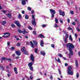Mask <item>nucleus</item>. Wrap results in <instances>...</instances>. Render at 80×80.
<instances>
[{
    "mask_svg": "<svg viewBox=\"0 0 80 80\" xmlns=\"http://www.w3.org/2000/svg\"><path fill=\"white\" fill-rule=\"evenodd\" d=\"M67 48H68V50L69 51V57L70 58L72 57V56L73 55V51L72 48H74L75 46L72 43H69L66 45Z\"/></svg>",
    "mask_w": 80,
    "mask_h": 80,
    "instance_id": "1",
    "label": "nucleus"
},
{
    "mask_svg": "<svg viewBox=\"0 0 80 80\" xmlns=\"http://www.w3.org/2000/svg\"><path fill=\"white\" fill-rule=\"evenodd\" d=\"M72 66H69L68 67V73L69 75H73V71H72Z\"/></svg>",
    "mask_w": 80,
    "mask_h": 80,
    "instance_id": "2",
    "label": "nucleus"
},
{
    "mask_svg": "<svg viewBox=\"0 0 80 80\" xmlns=\"http://www.w3.org/2000/svg\"><path fill=\"white\" fill-rule=\"evenodd\" d=\"M23 30V31H21L20 30V29H18V32L19 33H22L23 34H24V35H25V33H28V32H27L25 29H24Z\"/></svg>",
    "mask_w": 80,
    "mask_h": 80,
    "instance_id": "3",
    "label": "nucleus"
},
{
    "mask_svg": "<svg viewBox=\"0 0 80 80\" xmlns=\"http://www.w3.org/2000/svg\"><path fill=\"white\" fill-rule=\"evenodd\" d=\"M32 18L33 19H32V24L33 25H35V26H36L37 25V24H36V22H35V17L34 15H32Z\"/></svg>",
    "mask_w": 80,
    "mask_h": 80,
    "instance_id": "4",
    "label": "nucleus"
},
{
    "mask_svg": "<svg viewBox=\"0 0 80 80\" xmlns=\"http://www.w3.org/2000/svg\"><path fill=\"white\" fill-rule=\"evenodd\" d=\"M59 13L60 15H62V17H64V16H65V12H64L61 10H59Z\"/></svg>",
    "mask_w": 80,
    "mask_h": 80,
    "instance_id": "5",
    "label": "nucleus"
},
{
    "mask_svg": "<svg viewBox=\"0 0 80 80\" xmlns=\"http://www.w3.org/2000/svg\"><path fill=\"white\" fill-rule=\"evenodd\" d=\"M3 35H7L6 37H4V38H8L9 37H10V36L11 35V34L9 32H6L3 33Z\"/></svg>",
    "mask_w": 80,
    "mask_h": 80,
    "instance_id": "6",
    "label": "nucleus"
},
{
    "mask_svg": "<svg viewBox=\"0 0 80 80\" xmlns=\"http://www.w3.org/2000/svg\"><path fill=\"white\" fill-rule=\"evenodd\" d=\"M28 0H22V5L26 4V2H28Z\"/></svg>",
    "mask_w": 80,
    "mask_h": 80,
    "instance_id": "7",
    "label": "nucleus"
},
{
    "mask_svg": "<svg viewBox=\"0 0 80 80\" xmlns=\"http://www.w3.org/2000/svg\"><path fill=\"white\" fill-rule=\"evenodd\" d=\"M50 12L51 14H55V11L54 10H53L52 9H50Z\"/></svg>",
    "mask_w": 80,
    "mask_h": 80,
    "instance_id": "8",
    "label": "nucleus"
},
{
    "mask_svg": "<svg viewBox=\"0 0 80 80\" xmlns=\"http://www.w3.org/2000/svg\"><path fill=\"white\" fill-rule=\"evenodd\" d=\"M31 59L32 60V62H34V58L33 57V55H31Z\"/></svg>",
    "mask_w": 80,
    "mask_h": 80,
    "instance_id": "9",
    "label": "nucleus"
},
{
    "mask_svg": "<svg viewBox=\"0 0 80 80\" xmlns=\"http://www.w3.org/2000/svg\"><path fill=\"white\" fill-rule=\"evenodd\" d=\"M43 45H44V43H43V41L42 40H41L40 42V45L41 47H43Z\"/></svg>",
    "mask_w": 80,
    "mask_h": 80,
    "instance_id": "10",
    "label": "nucleus"
},
{
    "mask_svg": "<svg viewBox=\"0 0 80 80\" xmlns=\"http://www.w3.org/2000/svg\"><path fill=\"white\" fill-rule=\"evenodd\" d=\"M14 71L15 72V73L16 74H17L18 73V72H17V69L16 67H14Z\"/></svg>",
    "mask_w": 80,
    "mask_h": 80,
    "instance_id": "11",
    "label": "nucleus"
},
{
    "mask_svg": "<svg viewBox=\"0 0 80 80\" xmlns=\"http://www.w3.org/2000/svg\"><path fill=\"white\" fill-rule=\"evenodd\" d=\"M55 59L56 62H58L59 63H61V61H60V59L59 58H58L57 60L56 58H55Z\"/></svg>",
    "mask_w": 80,
    "mask_h": 80,
    "instance_id": "12",
    "label": "nucleus"
},
{
    "mask_svg": "<svg viewBox=\"0 0 80 80\" xmlns=\"http://www.w3.org/2000/svg\"><path fill=\"white\" fill-rule=\"evenodd\" d=\"M26 50H25V47H23L21 49V51H22V52H24Z\"/></svg>",
    "mask_w": 80,
    "mask_h": 80,
    "instance_id": "13",
    "label": "nucleus"
},
{
    "mask_svg": "<svg viewBox=\"0 0 80 80\" xmlns=\"http://www.w3.org/2000/svg\"><path fill=\"white\" fill-rule=\"evenodd\" d=\"M16 53L17 55H18V56H19V55H20V52L19 51H16Z\"/></svg>",
    "mask_w": 80,
    "mask_h": 80,
    "instance_id": "14",
    "label": "nucleus"
},
{
    "mask_svg": "<svg viewBox=\"0 0 80 80\" xmlns=\"http://www.w3.org/2000/svg\"><path fill=\"white\" fill-rule=\"evenodd\" d=\"M40 53L41 55H42L43 56H45V52L43 51H41Z\"/></svg>",
    "mask_w": 80,
    "mask_h": 80,
    "instance_id": "15",
    "label": "nucleus"
},
{
    "mask_svg": "<svg viewBox=\"0 0 80 80\" xmlns=\"http://www.w3.org/2000/svg\"><path fill=\"white\" fill-rule=\"evenodd\" d=\"M33 65V62H31L29 63L28 64V66L29 67H32V65Z\"/></svg>",
    "mask_w": 80,
    "mask_h": 80,
    "instance_id": "16",
    "label": "nucleus"
},
{
    "mask_svg": "<svg viewBox=\"0 0 80 80\" xmlns=\"http://www.w3.org/2000/svg\"><path fill=\"white\" fill-rule=\"evenodd\" d=\"M2 25H5V24H7V22L5 21H3L2 22H1Z\"/></svg>",
    "mask_w": 80,
    "mask_h": 80,
    "instance_id": "17",
    "label": "nucleus"
},
{
    "mask_svg": "<svg viewBox=\"0 0 80 80\" xmlns=\"http://www.w3.org/2000/svg\"><path fill=\"white\" fill-rule=\"evenodd\" d=\"M75 64L76 67H78V61L77 60H76L75 61Z\"/></svg>",
    "mask_w": 80,
    "mask_h": 80,
    "instance_id": "18",
    "label": "nucleus"
},
{
    "mask_svg": "<svg viewBox=\"0 0 80 80\" xmlns=\"http://www.w3.org/2000/svg\"><path fill=\"white\" fill-rule=\"evenodd\" d=\"M33 42H34V45L37 46L38 44V43L36 41H33Z\"/></svg>",
    "mask_w": 80,
    "mask_h": 80,
    "instance_id": "19",
    "label": "nucleus"
},
{
    "mask_svg": "<svg viewBox=\"0 0 80 80\" xmlns=\"http://www.w3.org/2000/svg\"><path fill=\"white\" fill-rule=\"evenodd\" d=\"M30 43L32 47V48H34V45H33V42H32L30 41Z\"/></svg>",
    "mask_w": 80,
    "mask_h": 80,
    "instance_id": "20",
    "label": "nucleus"
},
{
    "mask_svg": "<svg viewBox=\"0 0 80 80\" xmlns=\"http://www.w3.org/2000/svg\"><path fill=\"white\" fill-rule=\"evenodd\" d=\"M7 16L8 17L10 18H11V17L12 16V14L10 13H8L7 14Z\"/></svg>",
    "mask_w": 80,
    "mask_h": 80,
    "instance_id": "21",
    "label": "nucleus"
},
{
    "mask_svg": "<svg viewBox=\"0 0 80 80\" xmlns=\"http://www.w3.org/2000/svg\"><path fill=\"white\" fill-rule=\"evenodd\" d=\"M0 67L1 68H2V70H3V71L5 70V67L2 65H1Z\"/></svg>",
    "mask_w": 80,
    "mask_h": 80,
    "instance_id": "22",
    "label": "nucleus"
},
{
    "mask_svg": "<svg viewBox=\"0 0 80 80\" xmlns=\"http://www.w3.org/2000/svg\"><path fill=\"white\" fill-rule=\"evenodd\" d=\"M10 61V62H11V61H12V60L11 59H10V58H6V61Z\"/></svg>",
    "mask_w": 80,
    "mask_h": 80,
    "instance_id": "23",
    "label": "nucleus"
},
{
    "mask_svg": "<svg viewBox=\"0 0 80 80\" xmlns=\"http://www.w3.org/2000/svg\"><path fill=\"white\" fill-rule=\"evenodd\" d=\"M69 39L71 41H73V39H72V36H71V35H69Z\"/></svg>",
    "mask_w": 80,
    "mask_h": 80,
    "instance_id": "24",
    "label": "nucleus"
},
{
    "mask_svg": "<svg viewBox=\"0 0 80 80\" xmlns=\"http://www.w3.org/2000/svg\"><path fill=\"white\" fill-rule=\"evenodd\" d=\"M39 35L40 38H45V37L42 34H40Z\"/></svg>",
    "mask_w": 80,
    "mask_h": 80,
    "instance_id": "25",
    "label": "nucleus"
},
{
    "mask_svg": "<svg viewBox=\"0 0 80 80\" xmlns=\"http://www.w3.org/2000/svg\"><path fill=\"white\" fill-rule=\"evenodd\" d=\"M23 52L25 55H28V52L26 50Z\"/></svg>",
    "mask_w": 80,
    "mask_h": 80,
    "instance_id": "26",
    "label": "nucleus"
},
{
    "mask_svg": "<svg viewBox=\"0 0 80 80\" xmlns=\"http://www.w3.org/2000/svg\"><path fill=\"white\" fill-rule=\"evenodd\" d=\"M6 58L3 57L1 58V60H5V61H6Z\"/></svg>",
    "mask_w": 80,
    "mask_h": 80,
    "instance_id": "27",
    "label": "nucleus"
},
{
    "mask_svg": "<svg viewBox=\"0 0 80 80\" xmlns=\"http://www.w3.org/2000/svg\"><path fill=\"white\" fill-rule=\"evenodd\" d=\"M38 49L37 48H35L34 52L36 53H38Z\"/></svg>",
    "mask_w": 80,
    "mask_h": 80,
    "instance_id": "28",
    "label": "nucleus"
},
{
    "mask_svg": "<svg viewBox=\"0 0 80 80\" xmlns=\"http://www.w3.org/2000/svg\"><path fill=\"white\" fill-rule=\"evenodd\" d=\"M79 77V73L78 72L76 73V78H78Z\"/></svg>",
    "mask_w": 80,
    "mask_h": 80,
    "instance_id": "29",
    "label": "nucleus"
},
{
    "mask_svg": "<svg viewBox=\"0 0 80 80\" xmlns=\"http://www.w3.org/2000/svg\"><path fill=\"white\" fill-rule=\"evenodd\" d=\"M29 68L30 70H31V71H33V67L32 66L29 67Z\"/></svg>",
    "mask_w": 80,
    "mask_h": 80,
    "instance_id": "30",
    "label": "nucleus"
},
{
    "mask_svg": "<svg viewBox=\"0 0 80 80\" xmlns=\"http://www.w3.org/2000/svg\"><path fill=\"white\" fill-rule=\"evenodd\" d=\"M28 10H29V11H31V10H32V8L30 7H28Z\"/></svg>",
    "mask_w": 80,
    "mask_h": 80,
    "instance_id": "31",
    "label": "nucleus"
},
{
    "mask_svg": "<svg viewBox=\"0 0 80 80\" xmlns=\"http://www.w3.org/2000/svg\"><path fill=\"white\" fill-rule=\"evenodd\" d=\"M25 18L26 19H28V15H26L25 16Z\"/></svg>",
    "mask_w": 80,
    "mask_h": 80,
    "instance_id": "32",
    "label": "nucleus"
},
{
    "mask_svg": "<svg viewBox=\"0 0 80 80\" xmlns=\"http://www.w3.org/2000/svg\"><path fill=\"white\" fill-rule=\"evenodd\" d=\"M16 25L18 27H20V23L18 22Z\"/></svg>",
    "mask_w": 80,
    "mask_h": 80,
    "instance_id": "33",
    "label": "nucleus"
},
{
    "mask_svg": "<svg viewBox=\"0 0 80 80\" xmlns=\"http://www.w3.org/2000/svg\"><path fill=\"white\" fill-rule=\"evenodd\" d=\"M55 21L56 23H58V19H55Z\"/></svg>",
    "mask_w": 80,
    "mask_h": 80,
    "instance_id": "34",
    "label": "nucleus"
},
{
    "mask_svg": "<svg viewBox=\"0 0 80 80\" xmlns=\"http://www.w3.org/2000/svg\"><path fill=\"white\" fill-rule=\"evenodd\" d=\"M11 27L12 28H15V25H14L13 24H11Z\"/></svg>",
    "mask_w": 80,
    "mask_h": 80,
    "instance_id": "35",
    "label": "nucleus"
},
{
    "mask_svg": "<svg viewBox=\"0 0 80 80\" xmlns=\"http://www.w3.org/2000/svg\"><path fill=\"white\" fill-rule=\"evenodd\" d=\"M42 28H43V27H47L46 24L42 25Z\"/></svg>",
    "mask_w": 80,
    "mask_h": 80,
    "instance_id": "36",
    "label": "nucleus"
},
{
    "mask_svg": "<svg viewBox=\"0 0 80 80\" xmlns=\"http://www.w3.org/2000/svg\"><path fill=\"white\" fill-rule=\"evenodd\" d=\"M76 29L78 31V32H80V30L79 28H78V27H77Z\"/></svg>",
    "mask_w": 80,
    "mask_h": 80,
    "instance_id": "37",
    "label": "nucleus"
},
{
    "mask_svg": "<svg viewBox=\"0 0 80 80\" xmlns=\"http://www.w3.org/2000/svg\"><path fill=\"white\" fill-rule=\"evenodd\" d=\"M72 24L73 25H76V22H74L72 23Z\"/></svg>",
    "mask_w": 80,
    "mask_h": 80,
    "instance_id": "38",
    "label": "nucleus"
},
{
    "mask_svg": "<svg viewBox=\"0 0 80 80\" xmlns=\"http://www.w3.org/2000/svg\"><path fill=\"white\" fill-rule=\"evenodd\" d=\"M58 56L59 57H63V56L62 55V54H59L58 55Z\"/></svg>",
    "mask_w": 80,
    "mask_h": 80,
    "instance_id": "39",
    "label": "nucleus"
},
{
    "mask_svg": "<svg viewBox=\"0 0 80 80\" xmlns=\"http://www.w3.org/2000/svg\"><path fill=\"white\" fill-rule=\"evenodd\" d=\"M68 30H72V28L70 27H68Z\"/></svg>",
    "mask_w": 80,
    "mask_h": 80,
    "instance_id": "40",
    "label": "nucleus"
},
{
    "mask_svg": "<svg viewBox=\"0 0 80 80\" xmlns=\"http://www.w3.org/2000/svg\"><path fill=\"white\" fill-rule=\"evenodd\" d=\"M22 17V15H21V14H19L18 15V18H21Z\"/></svg>",
    "mask_w": 80,
    "mask_h": 80,
    "instance_id": "41",
    "label": "nucleus"
},
{
    "mask_svg": "<svg viewBox=\"0 0 80 80\" xmlns=\"http://www.w3.org/2000/svg\"><path fill=\"white\" fill-rule=\"evenodd\" d=\"M68 37V34H66V36H65V38H67Z\"/></svg>",
    "mask_w": 80,
    "mask_h": 80,
    "instance_id": "42",
    "label": "nucleus"
},
{
    "mask_svg": "<svg viewBox=\"0 0 80 80\" xmlns=\"http://www.w3.org/2000/svg\"><path fill=\"white\" fill-rule=\"evenodd\" d=\"M10 42H7V45L8 46H9V45H10Z\"/></svg>",
    "mask_w": 80,
    "mask_h": 80,
    "instance_id": "43",
    "label": "nucleus"
},
{
    "mask_svg": "<svg viewBox=\"0 0 80 80\" xmlns=\"http://www.w3.org/2000/svg\"><path fill=\"white\" fill-rule=\"evenodd\" d=\"M33 33L34 35H37V33H36V32H35V31H33Z\"/></svg>",
    "mask_w": 80,
    "mask_h": 80,
    "instance_id": "44",
    "label": "nucleus"
},
{
    "mask_svg": "<svg viewBox=\"0 0 80 80\" xmlns=\"http://www.w3.org/2000/svg\"><path fill=\"white\" fill-rule=\"evenodd\" d=\"M51 47L52 48H55V45H54V44H52V45H51Z\"/></svg>",
    "mask_w": 80,
    "mask_h": 80,
    "instance_id": "45",
    "label": "nucleus"
},
{
    "mask_svg": "<svg viewBox=\"0 0 80 80\" xmlns=\"http://www.w3.org/2000/svg\"><path fill=\"white\" fill-rule=\"evenodd\" d=\"M64 42L65 43H67V39L65 38V39L64 40Z\"/></svg>",
    "mask_w": 80,
    "mask_h": 80,
    "instance_id": "46",
    "label": "nucleus"
},
{
    "mask_svg": "<svg viewBox=\"0 0 80 80\" xmlns=\"http://www.w3.org/2000/svg\"><path fill=\"white\" fill-rule=\"evenodd\" d=\"M70 12H71V14L72 15L73 14V11H71Z\"/></svg>",
    "mask_w": 80,
    "mask_h": 80,
    "instance_id": "47",
    "label": "nucleus"
},
{
    "mask_svg": "<svg viewBox=\"0 0 80 80\" xmlns=\"http://www.w3.org/2000/svg\"><path fill=\"white\" fill-rule=\"evenodd\" d=\"M28 28H29V30H32V28H31V26L29 27Z\"/></svg>",
    "mask_w": 80,
    "mask_h": 80,
    "instance_id": "48",
    "label": "nucleus"
},
{
    "mask_svg": "<svg viewBox=\"0 0 80 80\" xmlns=\"http://www.w3.org/2000/svg\"><path fill=\"white\" fill-rule=\"evenodd\" d=\"M74 35H75V37L76 38H77V37H78V35H77V34L76 33H75Z\"/></svg>",
    "mask_w": 80,
    "mask_h": 80,
    "instance_id": "49",
    "label": "nucleus"
},
{
    "mask_svg": "<svg viewBox=\"0 0 80 80\" xmlns=\"http://www.w3.org/2000/svg\"><path fill=\"white\" fill-rule=\"evenodd\" d=\"M58 70L60 75H61V71H60V69H59Z\"/></svg>",
    "mask_w": 80,
    "mask_h": 80,
    "instance_id": "50",
    "label": "nucleus"
},
{
    "mask_svg": "<svg viewBox=\"0 0 80 80\" xmlns=\"http://www.w3.org/2000/svg\"><path fill=\"white\" fill-rule=\"evenodd\" d=\"M30 78L31 80H32V79H33V77L30 76Z\"/></svg>",
    "mask_w": 80,
    "mask_h": 80,
    "instance_id": "51",
    "label": "nucleus"
},
{
    "mask_svg": "<svg viewBox=\"0 0 80 80\" xmlns=\"http://www.w3.org/2000/svg\"><path fill=\"white\" fill-rule=\"evenodd\" d=\"M34 10H32V11H31V13H32V14H33V13H34Z\"/></svg>",
    "mask_w": 80,
    "mask_h": 80,
    "instance_id": "52",
    "label": "nucleus"
},
{
    "mask_svg": "<svg viewBox=\"0 0 80 80\" xmlns=\"http://www.w3.org/2000/svg\"><path fill=\"white\" fill-rule=\"evenodd\" d=\"M18 23V21H15L14 22V23H15V24H16V25Z\"/></svg>",
    "mask_w": 80,
    "mask_h": 80,
    "instance_id": "53",
    "label": "nucleus"
},
{
    "mask_svg": "<svg viewBox=\"0 0 80 80\" xmlns=\"http://www.w3.org/2000/svg\"><path fill=\"white\" fill-rule=\"evenodd\" d=\"M59 21H60V23H63V21L61 19V20H59Z\"/></svg>",
    "mask_w": 80,
    "mask_h": 80,
    "instance_id": "54",
    "label": "nucleus"
},
{
    "mask_svg": "<svg viewBox=\"0 0 80 80\" xmlns=\"http://www.w3.org/2000/svg\"><path fill=\"white\" fill-rule=\"evenodd\" d=\"M54 14H52L51 17H52V18L54 17Z\"/></svg>",
    "mask_w": 80,
    "mask_h": 80,
    "instance_id": "55",
    "label": "nucleus"
},
{
    "mask_svg": "<svg viewBox=\"0 0 80 80\" xmlns=\"http://www.w3.org/2000/svg\"><path fill=\"white\" fill-rule=\"evenodd\" d=\"M15 48L14 47H12L11 48V50H14L15 49Z\"/></svg>",
    "mask_w": 80,
    "mask_h": 80,
    "instance_id": "56",
    "label": "nucleus"
},
{
    "mask_svg": "<svg viewBox=\"0 0 80 80\" xmlns=\"http://www.w3.org/2000/svg\"><path fill=\"white\" fill-rule=\"evenodd\" d=\"M2 13H6V12H7V11H2Z\"/></svg>",
    "mask_w": 80,
    "mask_h": 80,
    "instance_id": "57",
    "label": "nucleus"
},
{
    "mask_svg": "<svg viewBox=\"0 0 80 80\" xmlns=\"http://www.w3.org/2000/svg\"><path fill=\"white\" fill-rule=\"evenodd\" d=\"M50 79L51 80H52L53 79V77H52V76H50Z\"/></svg>",
    "mask_w": 80,
    "mask_h": 80,
    "instance_id": "58",
    "label": "nucleus"
},
{
    "mask_svg": "<svg viewBox=\"0 0 80 80\" xmlns=\"http://www.w3.org/2000/svg\"><path fill=\"white\" fill-rule=\"evenodd\" d=\"M6 69H9V67H8V66H6Z\"/></svg>",
    "mask_w": 80,
    "mask_h": 80,
    "instance_id": "59",
    "label": "nucleus"
},
{
    "mask_svg": "<svg viewBox=\"0 0 80 80\" xmlns=\"http://www.w3.org/2000/svg\"><path fill=\"white\" fill-rule=\"evenodd\" d=\"M68 23H70V19L69 18L68 19Z\"/></svg>",
    "mask_w": 80,
    "mask_h": 80,
    "instance_id": "60",
    "label": "nucleus"
},
{
    "mask_svg": "<svg viewBox=\"0 0 80 80\" xmlns=\"http://www.w3.org/2000/svg\"><path fill=\"white\" fill-rule=\"evenodd\" d=\"M22 14H24L25 13V11H22Z\"/></svg>",
    "mask_w": 80,
    "mask_h": 80,
    "instance_id": "61",
    "label": "nucleus"
},
{
    "mask_svg": "<svg viewBox=\"0 0 80 80\" xmlns=\"http://www.w3.org/2000/svg\"><path fill=\"white\" fill-rule=\"evenodd\" d=\"M55 27H58V25L56 24H55Z\"/></svg>",
    "mask_w": 80,
    "mask_h": 80,
    "instance_id": "62",
    "label": "nucleus"
},
{
    "mask_svg": "<svg viewBox=\"0 0 80 80\" xmlns=\"http://www.w3.org/2000/svg\"><path fill=\"white\" fill-rule=\"evenodd\" d=\"M20 46V43H18L17 46Z\"/></svg>",
    "mask_w": 80,
    "mask_h": 80,
    "instance_id": "63",
    "label": "nucleus"
},
{
    "mask_svg": "<svg viewBox=\"0 0 80 80\" xmlns=\"http://www.w3.org/2000/svg\"><path fill=\"white\" fill-rule=\"evenodd\" d=\"M26 43L27 45H30V42H27Z\"/></svg>",
    "mask_w": 80,
    "mask_h": 80,
    "instance_id": "64",
    "label": "nucleus"
}]
</instances>
